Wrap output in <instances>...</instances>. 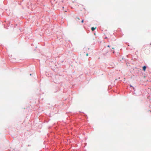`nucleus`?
Masks as SVG:
<instances>
[{
  "mask_svg": "<svg viewBox=\"0 0 151 151\" xmlns=\"http://www.w3.org/2000/svg\"><path fill=\"white\" fill-rule=\"evenodd\" d=\"M107 47L109 48L111 47V49H114L115 48V45H114L113 43H111V45H108L107 46Z\"/></svg>",
  "mask_w": 151,
  "mask_h": 151,
  "instance_id": "1",
  "label": "nucleus"
},
{
  "mask_svg": "<svg viewBox=\"0 0 151 151\" xmlns=\"http://www.w3.org/2000/svg\"><path fill=\"white\" fill-rule=\"evenodd\" d=\"M75 22L76 23H78L79 22V20H80V18L78 17H76L75 19Z\"/></svg>",
  "mask_w": 151,
  "mask_h": 151,
  "instance_id": "2",
  "label": "nucleus"
},
{
  "mask_svg": "<svg viewBox=\"0 0 151 151\" xmlns=\"http://www.w3.org/2000/svg\"><path fill=\"white\" fill-rule=\"evenodd\" d=\"M146 67L145 66H144L143 67V70L144 71H145V70H146Z\"/></svg>",
  "mask_w": 151,
  "mask_h": 151,
  "instance_id": "3",
  "label": "nucleus"
},
{
  "mask_svg": "<svg viewBox=\"0 0 151 151\" xmlns=\"http://www.w3.org/2000/svg\"><path fill=\"white\" fill-rule=\"evenodd\" d=\"M96 27L95 28H94V27H92L91 29L92 31H93L95 30V29H96Z\"/></svg>",
  "mask_w": 151,
  "mask_h": 151,
  "instance_id": "4",
  "label": "nucleus"
},
{
  "mask_svg": "<svg viewBox=\"0 0 151 151\" xmlns=\"http://www.w3.org/2000/svg\"><path fill=\"white\" fill-rule=\"evenodd\" d=\"M83 21H84V20L83 19L82 21H81V22L82 23H83Z\"/></svg>",
  "mask_w": 151,
  "mask_h": 151,
  "instance_id": "5",
  "label": "nucleus"
},
{
  "mask_svg": "<svg viewBox=\"0 0 151 151\" xmlns=\"http://www.w3.org/2000/svg\"><path fill=\"white\" fill-rule=\"evenodd\" d=\"M86 55L87 56H88V53H87V54H86Z\"/></svg>",
  "mask_w": 151,
  "mask_h": 151,
  "instance_id": "6",
  "label": "nucleus"
},
{
  "mask_svg": "<svg viewBox=\"0 0 151 151\" xmlns=\"http://www.w3.org/2000/svg\"><path fill=\"white\" fill-rule=\"evenodd\" d=\"M150 45H151V43L150 44Z\"/></svg>",
  "mask_w": 151,
  "mask_h": 151,
  "instance_id": "7",
  "label": "nucleus"
}]
</instances>
